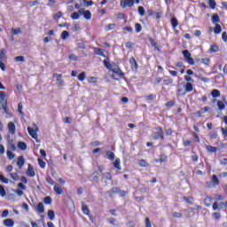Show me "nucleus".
<instances>
[{
	"label": "nucleus",
	"instance_id": "79ce46f5",
	"mask_svg": "<svg viewBox=\"0 0 227 227\" xmlns=\"http://www.w3.org/2000/svg\"><path fill=\"white\" fill-rule=\"evenodd\" d=\"M78 79L80 81H84V79H86V73L85 72H82L79 75H78Z\"/></svg>",
	"mask_w": 227,
	"mask_h": 227
},
{
	"label": "nucleus",
	"instance_id": "bb28decb",
	"mask_svg": "<svg viewBox=\"0 0 227 227\" xmlns=\"http://www.w3.org/2000/svg\"><path fill=\"white\" fill-rule=\"evenodd\" d=\"M83 17L84 19H86V20H91V12L85 11V12L83 13Z\"/></svg>",
	"mask_w": 227,
	"mask_h": 227
},
{
	"label": "nucleus",
	"instance_id": "37998d69",
	"mask_svg": "<svg viewBox=\"0 0 227 227\" xmlns=\"http://www.w3.org/2000/svg\"><path fill=\"white\" fill-rule=\"evenodd\" d=\"M163 82L166 86H169V84H173V79L168 78V79L164 80Z\"/></svg>",
	"mask_w": 227,
	"mask_h": 227
},
{
	"label": "nucleus",
	"instance_id": "603ef678",
	"mask_svg": "<svg viewBox=\"0 0 227 227\" xmlns=\"http://www.w3.org/2000/svg\"><path fill=\"white\" fill-rule=\"evenodd\" d=\"M44 203L46 205H51V203H52V199H51V197L44 198Z\"/></svg>",
	"mask_w": 227,
	"mask_h": 227
},
{
	"label": "nucleus",
	"instance_id": "f3484780",
	"mask_svg": "<svg viewBox=\"0 0 227 227\" xmlns=\"http://www.w3.org/2000/svg\"><path fill=\"white\" fill-rule=\"evenodd\" d=\"M211 95L214 97V98H219V97H221V91L215 89L211 91Z\"/></svg>",
	"mask_w": 227,
	"mask_h": 227
},
{
	"label": "nucleus",
	"instance_id": "774afa93",
	"mask_svg": "<svg viewBox=\"0 0 227 227\" xmlns=\"http://www.w3.org/2000/svg\"><path fill=\"white\" fill-rule=\"evenodd\" d=\"M222 39H223V42H227V34H226V32L223 33Z\"/></svg>",
	"mask_w": 227,
	"mask_h": 227
},
{
	"label": "nucleus",
	"instance_id": "49530a36",
	"mask_svg": "<svg viewBox=\"0 0 227 227\" xmlns=\"http://www.w3.org/2000/svg\"><path fill=\"white\" fill-rule=\"evenodd\" d=\"M6 54V51H4V50H1V51H0V61H3V59H4V58H5V55Z\"/></svg>",
	"mask_w": 227,
	"mask_h": 227
},
{
	"label": "nucleus",
	"instance_id": "20e7f679",
	"mask_svg": "<svg viewBox=\"0 0 227 227\" xmlns=\"http://www.w3.org/2000/svg\"><path fill=\"white\" fill-rule=\"evenodd\" d=\"M121 8H127V6H129V8H132V6H134V0L121 1Z\"/></svg>",
	"mask_w": 227,
	"mask_h": 227
},
{
	"label": "nucleus",
	"instance_id": "393cba45",
	"mask_svg": "<svg viewBox=\"0 0 227 227\" xmlns=\"http://www.w3.org/2000/svg\"><path fill=\"white\" fill-rule=\"evenodd\" d=\"M104 65L108 70H112V68L114 67V65L109 63L107 59L104 60Z\"/></svg>",
	"mask_w": 227,
	"mask_h": 227
},
{
	"label": "nucleus",
	"instance_id": "5fc2aeb1",
	"mask_svg": "<svg viewBox=\"0 0 227 227\" xmlns=\"http://www.w3.org/2000/svg\"><path fill=\"white\" fill-rule=\"evenodd\" d=\"M184 200L186 201V203H189L190 205H192V197H184Z\"/></svg>",
	"mask_w": 227,
	"mask_h": 227
},
{
	"label": "nucleus",
	"instance_id": "a211bd4d",
	"mask_svg": "<svg viewBox=\"0 0 227 227\" xmlns=\"http://www.w3.org/2000/svg\"><path fill=\"white\" fill-rule=\"evenodd\" d=\"M27 175H28V176H35V170L33 169V167L31 165H28V168L27 170Z\"/></svg>",
	"mask_w": 227,
	"mask_h": 227
},
{
	"label": "nucleus",
	"instance_id": "473e14b6",
	"mask_svg": "<svg viewBox=\"0 0 227 227\" xmlns=\"http://www.w3.org/2000/svg\"><path fill=\"white\" fill-rule=\"evenodd\" d=\"M138 13H139L140 17H145V7L139 6L138 7Z\"/></svg>",
	"mask_w": 227,
	"mask_h": 227
},
{
	"label": "nucleus",
	"instance_id": "6ab92c4d",
	"mask_svg": "<svg viewBox=\"0 0 227 227\" xmlns=\"http://www.w3.org/2000/svg\"><path fill=\"white\" fill-rule=\"evenodd\" d=\"M222 31H223V28L221 27V25L215 24V27L214 30L215 35H221Z\"/></svg>",
	"mask_w": 227,
	"mask_h": 227
},
{
	"label": "nucleus",
	"instance_id": "8fccbe9b",
	"mask_svg": "<svg viewBox=\"0 0 227 227\" xmlns=\"http://www.w3.org/2000/svg\"><path fill=\"white\" fill-rule=\"evenodd\" d=\"M0 182H3V184H8V178L4 177V176L0 175Z\"/></svg>",
	"mask_w": 227,
	"mask_h": 227
},
{
	"label": "nucleus",
	"instance_id": "2f4dec72",
	"mask_svg": "<svg viewBox=\"0 0 227 227\" xmlns=\"http://www.w3.org/2000/svg\"><path fill=\"white\" fill-rule=\"evenodd\" d=\"M95 52L98 56H106V54L104 53V50H102V49L95 48Z\"/></svg>",
	"mask_w": 227,
	"mask_h": 227
},
{
	"label": "nucleus",
	"instance_id": "39448f33",
	"mask_svg": "<svg viewBox=\"0 0 227 227\" xmlns=\"http://www.w3.org/2000/svg\"><path fill=\"white\" fill-rule=\"evenodd\" d=\"M111 70L114 74H116V75H119L121 77H123V75H125V74H123V72L121 71L120 67H118V66L116 65H114V67H112Z\"/></svg>",
	"mask_w": 227,
	"mask_h": 227
},
{
	"label": "nucleus",
	"instance_id": "338daca9",
	"mask_svg": "<svg viewBox=\"0 0 227 227\" xmlns=\"http://www.w3.org/2000/svg\"><path fill=\"white\" fill-rule=\"evenodd\" d=\"M222 134L224 136V137H227V128H222Z\"/></svg>",
	"mask_w": 227,
	"mask_h": 227
},
{
	"label": "nucleus",
	"instance_id": "680f3d73",
	"mask_svg": "<svg viewBox=\"0 0 227 227\" xmlns=\"http://www.w3.org/2000/svg\"><path fill=\"white\" fill-rule=\"evenodd\" d=\"M213 217L216 219V221H219L221 219V214L220 213H213Z\"/></svg>",
	"mask_w": 227,
	"mask_h": 227
},
{
	"label": "nucleus",
	"instance_id": "aec40b11",
	"mask_svg": "<svg viewBox=\"0 0 227 227\" xmlns=\"http://www.w3.org/2000/svg\"><path fill=\"white\" fill-rule=\"evenodd\" d=\"M204 205H206L207 207H210L212 206V198L211 197H207L204 200Z\"/></svg>",
	"mask_w": 227,
	"mask_h": 227
},
{
	"label": "nucleus",
	"instance_id": "4c0bfd02",
	"mask_svg": "<svg viewBox=\"0 0 227 227\" xmlns=\"http://www.w3.org/2000/svg\"><path fill=\"white\" fill-rule=\"evenodd\" d=\"M172 217H176V218H177V219H182L183 215H182V213L173 212V213H172Z\"/></svg>",
	"mask_w": 227,
	"mask_h": 227
},
{
	"label": "nucleus",
	"instance_id": "e433bc0d",
	"mask_svg": "<svg viewBox=\"0 0 227 227\" xmlns=\"http://www.w3.org/2000/svg\"><path fill=\"white\" fill-rule=\"evenodd\" d=\"M217 106H218L219 111H223V109L225 108L224 103L223 101H218Z\"/></svg>",
	"mask_w": 227,
	"mask_h": 227
},
{
	"label": "nucleus",
	"instance_id": "bf43d9fd",
	"mask_svg": "<svg viewBox=\"0 0 227 227\" xmlns=\"http://www.w3.org/2000/svg\"><path fill=\"white\" fill-rule=\"evenodd\" d=\"M11 178H12V180L17 181L19 180V175L17 173L14 174H10Z\"/></svg>",
	"mask_w": 227,
	"mask_h": 227
},
{
	"label": "nucleus",
	"instance_id": "f257e3e1",
	"mask_svg": "<svg viewBox=\"0 0 227 227\" xmlns=\"http://www.w3.org/2000/svg\"><path fill=\"white\" fill-rule=\"evenodd\" d=\"M38 130L40 129H38V126H36V124H34V128H27L28 134L29 136H31V137H33V139H36V137H38Z\"/></svg>",
	"mask_w": 227,
	"mask_h": 227
},
{
	"label": "nucleus",
	"instance_id": "2eb2a0df",
	"mask_svg": "<svg viewBox=\"0 0 227 227\" xmlns=\"http://www.w3.org/2000/svg\"><path fill=\"white\" fill-rule=\"evenodd\" d=\"M206 150L209 153H215V152H217V147H214L212 145H206Z\"/></svg>",
	"mask_w": 227,
	"mask_h": 227
},
{
	"label": "nucleus",
	"instance_id": "13d9d810",
	"mask_svg": "<svg viewBox=\"0 0 227 227\" xmlns=\"http://www.w3.org/2000/svg\"><path fill=\"white\" fill-rule=\"evenodd\" d=\"M206 186L208 187V189H213V187H215V184L213 182H207Z\"/></svg>",
	"mask_w": 227,
	"mask_h": 227
},
{
	"label": "nucleus",
	"instance_id": "de8ad7c7",
	"mask_svg": "<svg viewBox=\"0 0 227 227\" xmlns=\"http://www.w3.org/2000/svg\"><path fill=\"white\" fill-rule=\"evenodd\" d=\"M135 29H136V32H137V33H141V29H142L141 24L137 23V24L135 25Z\"/></svg>",
	"mask_w": 227,
	"mask_h": 227
},
{
	"label": "nucleus",
	"instance_id": "c756f323",
	"mask_svg": "<svg viewBox=\"0 0 227 227\" xmlns=\"http://www.w3.org/2000/svg\"><path fill=\"white\" fill-rule=\"evenodd\" d=\"M106 156H107V159H109L110 160H114V153L111 151H107Z\"/></svg>",
	"mask_w": 227,
	"mask_h": 227
},
{
	"label": "nucleus",
	"instance_id": "7ed1b4c3",
	"mask_svg": "<svg viewBox=\"0 0 227 227\" xmlns=\"http://www.w3.org/2000/svg\"><path fill=\"white\" fill-rule=\"evenodd\" d=\"M183 56L189 65H194V59L191 58L192 55L191 52H189V50L183 51Z\"/></svg>",
	"mask_w": 227,
	"mask_h": 227
},
{
	"label": "nucleus",
	"instance_id": "a18cd8bd",
	"mask_svg": "<svg viewBox=\"0 0 227 227\" xmlns=\"http://www.w3.org/2000/svg\"><path fill=\"white\" fill-rule=\"evenodd\" d=\"M0 196H6V191H4V187H3V185H0Z\"/></svg>",
	"mask_w": 227,
	"mask_h": 227
},
{
	"label": "nucleus",
	"instance_id": "c03bdc74",
	"mask_svg": "<svg viewBox=\"0 0 227 227\" xmlns=\"http://www.w3.org/2000/svg\"><path fill=\"white\" fill-rule=\"evenodd\" d=\"M71 18L73 20H79V13L78 12H73L71 15Z\"/></svg>",
	"mask_w": 227,
	"mask_h": 227
},
{
	"label": "nucleus",
	"instance_id": "ddd939ff",
	"mask_svg": "<svg viewBox=\"0 0 227 227\" xmlns=\"http://www.w3.org/2000/svg\"><path fill=\"white\" fill-rule=\"evenodd\" d=\"M14 224H15V223L12 219H10V218L5 219L4 221V226L13 227Z\"/></svg>",
	"mask_w": 227,
	"mask_h": 227
},
{
	"label": "nucleus",
	"instance_id": "9d476101",
	"mask_svg": "<svg viewBox=\"0 0 227 227\" xmlns=\"http://www.w3.org/2000/svg\"><path fill=\"white\" fill-rule=\"evenodd\" d=\"M11 33L13 36H17L18 35H22V29L20 27L18 28H11Z\"/></svg>",
	"mask_w": 227,
	"mask_h": 227
},
{
	"label": "nucleus",
	"instance_id": "dca6fc26",
	"mask_svg": "<svg viewBox=\"0 0 227 227\" xmlns=\"http://www.w3.org/2000/svg\"><path fill=\"white\" fill-rule=\"evenodd\" d=\"M149 42H150L152 47H154V49H155L158 52H160V49H159V44H157L153 39L150 38V39H149Z\"/></svg>",
	"mask_w": 227,
	"mask_h": 227
},
{
	"label": "nucleus",
	"instance_id": "09e8293b",
	"mask_svg": "<svg viewBox=\"0 0 227 227\" xmlns=\"http://www.w3.org/2000/svg\"><path fill=\"white\" fill-rule=\"evenodd\" d=\"M166 160H168V156L164 154L160 155V163L162 164V162H166Z\"/></svg>",
	"mask_w": 227,
	"mask_h": 227
},
{
	"label": "nucleus",
	"instance_id": "5701e85b",
	"mask_svg": "<svg viewBox=\"0 0 227 227\" xmlns=\"http://www.w3.org/2000/svg\"><path fill=\"white\" fill-rule=\"evenodd\" d=\"M36 209H37V212H39V214H43V212H45V210L43 209V203H42V202L39 203L37 205Z\"/></svg>",
	"mask_w": 227,
	"mask_h": 227
},
{
	"label": "nucleus",
	"instance_id": "c85d7f7f",
	"mask_svg": "<svg viewBox=\"0 0 227 227\" xmlns=\"http://www.w3.org/2000/svg\"><path fill=\"white\" fill-rule=\"evenodd\" d=\"M17 164L20 168H22V166H24V157L22 156H20L18 158V161H17Z\"/></svg>",
	"mask_w": 227,
	"mask_h": 227
},
{
	"label": "nucleus",
	"instance_id": "6e6d98bb",
	"mask_svg": "<svg viewBox=\"0 0 227 227\" xmlns=\"http://www.w3.org/2000/svg\"><path fill=\"white\" fill-rule=\"evenodd\" d=\"M201 63H203V65H209L210 63V59L208 58H204L201 59Z\"/></svg>",
	"mask_w": 227,
	"mask_h": 227
},
{
	"label": "nucleus",
	"instance_id": "f03ea898",
	"mask_svg": "<svg viewBox=\"0 0 227 227\" xmlns=\"http://www.w3.org/2000/svg\"><path fill=\"white\" fill-rule=\"evenodd\" d=\"M157 131L153 132V139H164V131L161 128L156 129Z\"/></svg>",
	"mask_w": 227,
	"mask_h": 227
},
{
	"label": "nucleus",
	"instance_id": "864d4df0",
	"mask_svg": "<svg viewBox=\"0 0 227 227\" xmlns=\"http://www.w3.org/2000/svg\"><path fill=\"white\" fill-rule=\"evenodd\" d=\"M209 6L212 10L215 9V0H209Z\"/></svg>",
	"mask_w": 227,
	"mask_h": 227
},
{
	"label": "nucleus",
	"instance_id": "423d86ee",
	"mask_svg": "<svg viewBox=\"0 0 227 227\" xmlns=\"http://www.w3.org/2000/svg\"><path fill=\"white\" fill-rule=\"evenodd\" d=\"M54 77H56L57 79V86H65V81L61 79V77H63V74H55Z\"/></svg>",
	"mask_w": 227,
	"mask_h": 227
},
{
	"label": "nucleus",
	"instance_id": "0e129e2a",
	"mask_svg": "<svg viewBox=\"0 0 227 227\" xmlns=\"http://www.w3.org/2000/svg\"><path fill=\"white\" fill-rule=\"evenodd\" d=\"M63 17V12H59L57 14L53 16V19H61Z\"/></svg>",
	"mask_w": 227,
	"mask_h": 227
},
{
	"label": "nucleus",
	"instance_id": "b1692460",
	"mask_svg": "<svg viewBox=\"0 0 227 227\" xmlns=\"http://www.w3.org/2000/svg\"><path fill=\"white\" fill-rule=\"evenodd\" d=\"M48 217H49L50 221H54V219H56V215L54 214V212L52 210H49Z\"/></svg>",
	"mask_w": 227,
	"mask_h": 227
},
{
	"label": "nucleus",
	"instance_id": "72a5a7b5",
	"mask_svg": "<svg viewBox=\"0 0 227 227\" xmlns=\"http://www.w3.org/2000/svg\"><path fill=\"white\" fill-rule=\"evenodd\" d=\"M70 36V34H68V31H63L61 34V39L62 40H67Z\"/></svg>",
	"mask_w": 227,
	"mask_h": 227
},
{
	"label": "nucleus",
	"instance_id": "cd10ccee",
	"mask_svg": "<svg viewBox=\"0 0 227 227\" xmlns=\"http://www.w3.org/2000/svg\"><path fill=\"white\" fill-rule=\"evenodd\" d=\"M212 182H213V184H215V187L216 186V185H219V178H217V176H215V175H213L212 176Z\"/></svg>",
	"mask_w": 227,
	"mask_h": 227
},
{
	"label": "nucleus",
	"instance_id": "1a4fd4ad",
	"mask_svg": "<svg viewBox=\"0 0 227 227\" xmlns=\"http://www.w3.org/2000/svg\"><path fill=\"white\" fill-rule=\"evenodd\" d=\"M119 192H121V189L118 187H114L107 192V194H109V196H113L114 194H119Z\"/></svg>",
	"mask_w": 227,
	"mask_h": 227
},
{
	"label": "nucleus",
	"instance_id": "c9c22d12",
	"mask_svg": "<svg viewBox=\"0 0 227 227\" xmlns=\"http://www.w3.org/2000/svg\"><path fill=\"white\" fill-rule=\"evenodd\" d=\"M138 165L141 167V168H146V166H148V163L146 162V160H140L138 161Z\"/></svg>",
	"mask_w": 227,
	"mask_h": 227
},
{
	"label": "nucleus",
	"instance_id": "58836bf2",
	"mask_svg": "<svg viewBox=\"0 0 227 227\" xmlns=\"http://www.w3.org/2000/svg\"><path fill=\"white\" fill-rule=\"evenodd\" d=\"M38 164H39L40 168H42V169H44L46 164H45V161H43V160L39 158L38 159Z\"/></svg>",
	"mask_w": 227,
	"mask_h": 227
},
{
	"label": "nucleus",
	"instance_id": "412c9836",
	"mask_svg": "<svg viewBox=\"0 0 227 227\" xmlns=\"http://www.w3.org/2000/svg\"><path fill=\"white\" fill-rule=\"evenodd\" d=\"M82 210L83 214H85V215H90V209L88 208V206H86V204L82 203Z\"/></svg>",
	"mask_w": 227,
	"mask_h": 227
},
{
	"label": "nucleus",
	"instance_id": "69168bd1",
	"mask_svg": "<svg viewBox=\"0 0 227 227\" xmlns=\"http://www.w3.org/2000/svg\"><path fill=\"white\" fill-rule=\"evenodd\" d=\"M145 227H152V223L150 222V218H145Z\"/></svg>",
	"mask_w": 227,
	"mask_h": 227
},
{
	"label": "nucleus",
	"instance_id": "4468645a",
	"mask_svg": "<svg viewBox=\"0 0 227 227\" xmlns=\"http://www.w3.org/2000/svg\"><path fill=\"white\" fill-rule=\"evenodd\" d=\"M129 63H130L131 68H132L133 70H137V62L136 61V59L131 58V59H129Z\"/></svg>",
	"mask_w": 227,
	"mask_h": 227
},
{
	"label": "nucleus",
	"instance_id": "ea45409f",
	"mask_svg": "<svg viewBox=\"0 0 227 227\" xmlns=\"http://www.w3.org/2000/svg\"><path fill=\"white\" fill-rule=\"evenodd\" d=\"M114 168H116L117 169H121V167L120 166V159H116L114 163Z\"/></svg>",
	"mask_w": 227,
	"mask_h": 227
},
{
	"label": "nucleus",
	"instance_id": "a19ab883",
	"mask_svg": "<svg viewBox=\"0 0 227 227\" xmlns=\"http://www.w3.org/2000/svg\"><path fill=\"white\" fill-rule=\"evenodd\" d=\"M14 60L17 62L24 63L25 59L23 56H18V57L14 58Z\"/></svg>",
	"mask_w": 227,
	"mask_h": 227
},
{
	"label": "nucleus",
	"instance_id": "4d7b16f0",
	"mask_svg": "<svg viewBox=\"0 0 227 227\" xmlns=\"http://www.w3.org/2000/svg\"><path fill=\"white\" fill-rule=\"evenodd\" d=\"M9 214H10V211H8V209H5L3 211L1 217L6 218V217H8Z\"/></svg>",
	"mask_w": 227,
	"mask_h": 227
},
{
	"label": "nucleus",
	"instance_id": "4be33fe9",
	"mask_svg": "<svg viewBox=\"0 0 227 227\" xmlns=\"http://www.w3.org/2000/svg\"><path fill=\"white\" fill-rule=\"evenodd\" d=\"M13 151L7 149V157L9 160H13L15 159V154L12 153Z\"/></svg>",
	"mask_w": 227,
	"mask_h": 227
},
{
	"label": "nucleus",
	"instance_id": "f704fd0d",
	"mask_svg": "<svg viewBox=\"0 0 227 227\" xmlns=\"http://www.w3.org/2000/svg\"><path fill=\"white\" fill-rule=\"evenodd\" d=\"M211 20H212V22H213L214 24H215L216 22H219V20H220L219 15L214 14V15L212 16Z\"/></svg>",
	"mask_w": 227,
	"mask_h": 227
},
{
	"label": "nucleus",
	"instance_id": "e2e57ef3",
	"mask_svg": "<svg viewBox=\"0 0 227 227\" xmlns=\"http://www.w3.org/2000/svg\"><path fill=\"white\" fill-rule=\"evenodd\" d=\"M178 95H180L181 97H185V90H184V89H178Z\"/></svg>",
	"mask_w": 227,
	"mask_h": 227
},
{
	"label": "nucleus",
	"instance_id": "052dcab7",
	"mask_svg": "<svg viewBox=\"0 0 227 227\" xmlns=\"http://www.w3.org/2000/svg\"><path fill=\"white\" fill-rule=\"evenodd\" d=\"M219 51V47L213 45L210 48V52H217Z\"/></svg>",
	"mask_w": 227,
	"mask_h": 227
},
{
	"label": "nucleus",
	"instance_id": "a878e982",
	"mask_svg": "<svg viewBox=\"0 0 227 227\" xmlns=\"http://www.w3.org/2000/svg\"><path fill=\"white\" fill-rule=\"evenodd\" d=\"M171 25L174 29H176L178 27V20L176 18L171 19Z\"/></svg>",
	"mask_w": 227,
	"mask_h": 227
},
{
	"label": "nucleus",
	"instance_id": "6e6552de",
	"mask_svg": "<svg viewBox=\"0 0 227 227\" xmlns=\"http://www.w3.org/2000/svg\"><path fill=\"white\" fill-rule=\"evenodd\" d=\"M6 92L5 91H0V104L1 106H4V104H7L6 100Z\"/></svg>",
	"mask_w": 227,
	"mask_h": 227
},
{
	"label": "nucleus",
	"instance_id": "9b49d317",
	"mask_svg": "<svg viewBox=\"0 0 227 227\" xmlns=\"http://www.w3.org/2000/svg\"><path fill=\"white\" fill-rule=\"evenodd\" d=\"M8 130H9V134H12V136L15 134V124L13 122L8 123Z\"/></svg>",
	"mask_w": 227,
	"mask_h": 227
},
{
	"label": "nucleus",
	"instance_id": "f8f14e48",
	"mask_svg": "<svg viewBox=\"0 0 227 227\" xmlns=\"http://www.w3.org/2000/svg\"><path fill=\"white\" fill-rule=\"evenodd\" d=\"M184 88H185V91L188 93H191V91H192L193 87H192V83L191 82H187L186 85L184 84V82H182Z\"/></svg>",
	"mask_w": 227,
	"mask_h": 227
},
{
	"label": "nucleus",
	"instance_id": "0eeeda50",
	"mask_svg": "<svg viewBox=\"0 0 227 227\" xmlns=\"http://www.w3.org/2000/svg\"><path fill=\"white\" fill-rule=\"evenodd\" d=\"M7 150L15 151L17 150V145L14 144L13 139L8 141Z\"/></svg>",
	"mask_w": 227,
	"mask_h": 227
},
{
	"label": "nucleus",
	"instance_id": "3c124183",
	"mask_svg": "<svg viewBox=\"0 0 227 227\" xmlns=\"http://www.w3.org/2000/svg\"><path fill=\"white\" fill-rule=\"evenodd\" d=\"M54 191L57 194H63V190L58 186H54Z\"/></svg>",
	"mask_w": 227,
	"mask_h": 227
},
{
	"label": "nucleus",
	"instance_id": "7c9ffc66",
	"mask_svg": "<svg viewBox=\"0 0 227 227\" xmlns=\"http://www.w3.org/2000/svg\"><path fill=\"white\" fill-rule=\"evenodd\" d=\"M18 148H20V150H26V148H27V145L24 142H19Z\"/></svg>",
	"mask_w": 227,
	"mask_h": 227
}]
</instances>
